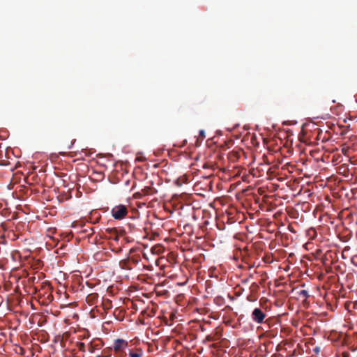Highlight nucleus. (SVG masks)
Listing matches in <instances>:
<instances>
[{
	"mask_svg": "<svg viewBox=\"0 0 357 357\" xmlns=\"http://www.w3.org/2000/svg\"><path fill=\"white\" fill-rule=\"evenodd\" d=\"M76 347L79 349V351L85 352V344L83 342H76Z\"/></svg>",
	"mask_w": 357,
	"mask_h": 357,
	"instance_id": "nucleus-8",
	"label": "nucleus"
},
{
	"mask_svg": "<svg viewBox=\"0 0 357 357\" xmlns=\"http://www.w3.org/2000/svg\"><path fill=\"white\" fill-rule=\"evenodd\" d=\"M298 296L305 298H307L309 297V294L307 290L303 289L298 291Z\"/></svg>",
	"mask_w": 357,
	"mask_h": 357,
	"instance_id": "nucleus-9",
	"label": "nucleus"
},
{
	"mask_svg": "<svg viewBox=\"0 0 357 357\" xmlns=\"http://www.w3.org/2000/svg\"><path fill=\"white\" fill-rule=\"evenodd\" d=\"M250 289V291L252 293H257L259 289V286L256 282H253L251 284Z\"/></svg>",
	"mask_w": 357,
	"mask_h": 357,
	"instance_id": "nucleus-7",
	"label": "nucleus"
},
{
	"mask_svg": "<svg viewBox=\"0 0 357 357\" xmlns=\"http://www.w3.org/2000/svg\"><path fill=\"white\" fill-rule=\"evenodd\" d=\"M262 300H263V299H261V300H260V303H261V304L262 303Z\"/></svg>",
	"mask_w": 357,
	"mask_h": 357,
	"instance_id": "nucleus-17",
	"label": "nucleus"
},
{
	"mask_svg": "<svg viewBox=\"0 0 357 357\" xmlns=\"http://www.w3.org/2000/svg\"><path fill=\"white\" fill-rule=\"evenodd\" d=\"M199 136L202 138L205 137V132L203 130H199Z\"/></svg>",
	"mask_w": 357,
	"mask_h": 357,
	"instance_id": "nucleus-12",
	"label": "nucleus"
},
{
	"mask_svg": "<svg viewBox=\"0 0 357 357\" xmlns=\"http://www.w3.org/2000/svg\"><path fill=\"white\" fill-rule=\"evenodd\" d=\"M230 158L231 160H234V153H233L230 154Z\"/></svg>",
	"mask_w": 357,
	"mask_h": 357,
	"instance_id": "nucleus-14",
	"label": "nucleus"
},
{
	"mask_svg": "<svg viewBox=\"0 0 357 357\" xmlns=\"http://www.w3.org/2000/svg\"><path fill=\"white\" fill-rule=\"evenodd\" d=\"M320 351H321V348H320V347H318V346L315 347L313 349V351L316 354H318L320 352Z\"/></svg>",
	"mask_w": 357,
	"mask_h": 357,
	"instance_id": "nucleus-11",
	"label": "nucleus"
},
{
	"mask_svg": "<svg viewBox=\"0 0 357 357\" xmlns=\"http://www.w3.org/2000/svg\"><path fill=\"white\" fill-rule=\"evenodd\" d=\"M88 350L90 353H93L95 350V347L91 343L89 346Z\"/></svg>",
	"mask_w": 357,
	"mask_h": 357,
	"instance_id": "nucleus-10",
	"label": "nucleus"
},
{
	"mask_svg": "<svg viewBox=\"0 0 357 357\" xmlns=\"http://www.w3.org/2000/svg\"><path fill=\"white\" fill-rule=\"evenodd\" d=\"M107 356H109V355H106L105 357H107ZM98 357H104V356H98Z\"/></svg>",
	"mask_w": 357,
	"mask_h": 357,
	"instance_id": "nucleus-15",
	"label": "nucleus"
},
{
	"mask_svg": "<svg viewBox=\"0 0 357 357\" xmlns=\"http://www.w3.org/2000/svg\"><path fill=\"white\" fill-rule=\"evenodd\" d=\"M128 347V342L124 339L118 338L114 340L112 349L116 354V357H123L126 356L125 350Z\"/></svg>",
	"mask_w": 357,
	"mask_h": 357,
	"instance_id": "nucleus-1",
	"label": "nucleus"
},
{
	"mask_svg": "<svg viewBox=\"0 0 357 357\" xmlns=\"http://www.w3.org/2000/svg\"><path fill=\"white\" fill-rule=\"evenodd\" d=\"M143 355V351L141 349H129L128 350V356L130 357H142Z\"/></svg>",
	"mask_w": 357,
	"mask_h": 357,
	"instance_id": "nucleus-5",
	"label": "nucleus"
},
{
	"mask_svg": "<svg viewBox=\"0 0 357 357\" xmlns=\"http://www.w3.org/2000/svg\"><path fill=\"white\" fill-rule=\"evenodd\" d=\"M156 192H157V190L152 187H145L141 191V193L143 195H154Z\"/></svg>",
	"mask_w": 357,
	"mask_h": 357,
	"instance_id": "nucleus-6",
	"label": "nucleus"
},
{
	"mask_svg": "<svg viewBox=\"0 0 357 357\" xmlns=\"http://www.w3.org/2000/svg\"><path fill=\"white\" fill-rule=\"evenodd\" d=\"M348 250V249H347V248H345L344 249V252H345V251H346V250Z\"/></svg>",
	"mask_w": 357,
	"mask_h": 357,
	"instance_id": "nucleus-16",
	"label": "nucleus"
},
{
	"mask_svg": "<svg viewBox=\"0 0 357 357\" xmlns=\"http://www.w3.org/2000/svg\"><path fill=\"white\" fill-rule=\"evenodd\" d=\"M128 213L127 207L123 204L115 206L111 211L112 217L115 220H119L123 219L127 215Z\"/></svg>",
	"mask_w": 357,
	"mask_h": 357,
	"instance_id": "nucleus-2",
	"label": "nucleus"
},
{
	"mask_svg": "<svg viewBox=\"0 0 357 357\" xmlns=\"http://www.w3.org/2000/svg\"><path fill=\"white\" fill-rule=\"evenodd\" d=\"M251 317L254 322L262 324L266 318V314L260 308H255L252 312Z\"/></svg>",
	"mask_w": 357,
	"mask_h": 357,
	"instance_id": "nucleus-3",
	"label": "nucleus"
},
{
	"mask_svg": "<svg viewBox=\"0 0 357 357\" xmlns=\"http://www.w3.org/2000/svg\"><path fill=\"white\" fill-rule=\"evenodd\" d=\"M126 234V231L124 229H120L119 231V236H123Z\"/></svg>",
	"mask_w": 357,
	"mask_h": 357,
	"instance_id": "nucleus-13",
	"label": "nucleus"
},
{
	"mask_svg": "<svg viewBox=\"0 0 357 357\" xmlns=\"http://www.w3.org/2000/svg\"><path fill=\"white\" fill-rule=\"evenodd\" d=\"M107 232L111 234V238H112L114 241H119V231L116 228L107 229Z\"/></svg>",
	"mask_w": 357,
	"mask_h": 357,
	"instance_id": "nucleus-4",
	"label": "nucleus"
}]
</instances>
